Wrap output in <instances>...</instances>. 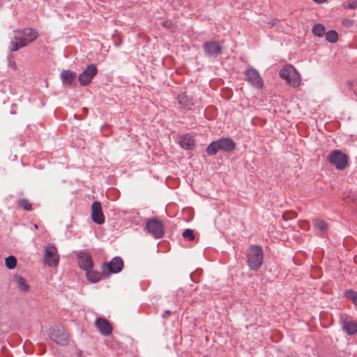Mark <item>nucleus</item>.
<instances>
[{
    "mask_svg": "<svg viewBox=\"0 0 357 357\" xmlns=\"http://www.w3.org/2000/svg\"><path fill=\"white\" fill-rule=\"evenodd\" d=\"M38 36L36 31L32 29L17 30L14 32V40L11 42L10 51L15 52L20 48L28 45Z\"/></svg>",
    "mask_w": 357,
    "mask_h": 357,
    "instance_id": "nucleus-1",
    "label": "nucleus"
},
{
    "mask_svg": "<svg viewBox=\"0 0 357 357\" xmlns=\"http://www.w3.org/2000/svg\"><path fill=\"white\" fill-rule=\"evenodd\" d=\"M50 338L57 344L67 345L69 340V333L62 325H55L49 330Z\"/></svg>",
    "mask_w": 357,
    "mask_h": 357,
    "instance_id": "nucleus-2",
    "label": "nucleus"
},
{
    "mask_svg": "<svg viewBox=\"0 0 357 357\" xmlns=\"http://www.w3.org/2000/svg\"><path fill=\"white\" fill-rule=\"evenodd\" d=\"M248 263L250 268L257 270L262 264L264 255L262 248L259 245H252L248 252Z\"/></svg>",
    "mask_w": 357,
    "mask_h": 357,
    "instance_id": "nucleus-3",
    "label": "nucleus"
},
{
    "mask_svg": "<svg viewBox=\"0 0 357 357\" xmlns=\"http://www.w3.org/2000/svg\"><path fill=\"white\" fill-rule=\"evenodd\" d=\"M280 76L285 79L287 84L294 87H296L300 84V76L291 65L284 66L280 71Z\"/></svg>",
    "mask_w": 357,
    "mask_h": 357,
    "instance_id": "nucleus-4",
    "label": "nucleus"
},
{
    "mask_svg": "<svg viewBox=\"0 0 357 357\" xmlns=\"http://www.w3.org/2000/svg\"><path fill=\"white\" fill-rule=\"evenodd\" d=\"M328 161L337 169L342 170L348 165V157L340 150L333 151L328 157Z\"/></svg>",
    "mask_w": 357,
    "mask_h": 357,
    "instance_id": "nucleus-5",
    "label": "nucleus"
},
{
    "mask_svg": "<svg viewBox=\"0 0 357 357\" xmlns=\"http://www.w3.org/2000/svg\"><path fill=\"white\" fill-rule=\"evenodd\" d=\"M44 262L49 266H56L59 262V256L56 248L49 244L45 248Z\"/></svg>",
    "mask_w": 357,
    "mask_h": 357,
    "instance_id": "nucleus-6",
    "label": "nucleus"
},
{
    "mask_svg": "<svg viewBox=\"0 0 357 357\" xmlns=\"http://www.w3.org/2000/svg\"><path fill=\"white\" fill-rule=\"evenodd\" d=\"M147 231L156 238H160L164 235L163 225L160 220L153 218L146 222Z\"/></svg>",
    "mask_w": 357,
    "mask_h": 357,
    "instance_id": "nucleus-7",
    "label": "nucleus"
},
{
    "mask_svg": "<svg viewBox=\"0 0 357 357\" xmlns=\"http://www.w3.org/2000/svg\"><path fill=\"white\" fill-rule=\"evenodd\" d=\"M97 73L98 69L95 64L89 65L78 77L80 85L86 86L89 84Z\"/></svg>",
    "mask_w": 357,
    "mask_h": 357,
    "instance_id": "nucleus-8",
    "label": "nucleus"
},
{
    "mask_svg": "<svg viewBox=\"0 0 357 357\" xmlns=\"http://www.w3.org/2000/svg\"><path fill=\"white\" fill-rule=\"evenodd\" d=\"M246 80L249 82L252 86L257 89L263 87V79L259 75L258 71L255 69L250 68L245 72Z\"/></svg>",
    "mask_w": 357,
    "mask_h": 357,
    "instance_id": "nucleus-9",
    "label": "nucleus"
},
{
    "mask_svg": "<svg viewBox=\"0 0 357 357\" xmlns=\"http://www.w3.org/2000/svg\"><path fill=\"white\" fill-rule=\"evenodd\" d=\"M91 217L94 222L102 225L105 222V216L102 211L101 204L99 202H94L91 206Z\"/></svg>",
    "mask_w": 357,
    "mask_h": 357,
    "instance_id": "nucleus-10",
    "label": "nucleus"
},
{
    "mask_svg": "<svg viewBox=\"0 0 357 357\" xmlns=\"http://www.w3.org/2000/svg\"><path fill=\"white\" fill-rule=\"evenodd\" d=\"M77 260L79 267L84 270L88 271L93 269V263L92 258L88 253L81 252L77 255Z\"/></svg>",
    "mask_w": 357,
    "mask_h": 357,
    "instance_id": "nucleus-11",
    "label": "nucleus"
},
{
    "mask_svg": "<svg viewBox=\"0 0 357 357\" xmlns=\"http://www.w3.org/2000/svg\"><path fill=\"white\" fill-rule=\"evenodd\" d=\"M95 325L100 333L104 336L109 335L112 332V326L106 319L98 318Z\"/></svg>",
    "mask_w": 357,
    "mask_h": 357,
    "instance_id": "nucleus-12",
    "label": "nucleus"
},
{
    "mask_svg": "<svg viewBox=\"0 0 357 357\" xmlns=\"http://www.w3.org/2000/svg\"><path fill=\"white\" fill-rule=\"evenodd\" d=\"M206 54L211 56H217L221 52V47L217 42L208 41L204 44Z\"/></svg>",
    "mask_w": 357,
    "mask_h": 357,
    "instance_id": "nucleus-13",
    "label": "nucleus"
},
{
    "mask_svg": "<svg viewBox=\"0 0 357 357\" xmlns=\"http://www.w3.org/2000/svg\"><path fill=\"white\" fill-rule=\"evenodd\" d=\"M13 282L15 285L23 292H28L30 290V285L26 280L18 274H15L13 277Z\"/></svg>",
    "mask_w": 357,
    "mask_h": 357,
    "instance_id": "nucleus-14",
    "label": "nucleus"
},
{
    "mask_svg": "<svg viewBox=\"0 0 357 357\" xmlns=\"http://www.w3.org/2000/svg\"><path fill=\"white\" fill-rule=\"evenodd\" d=\"M76 77V73L69 70H63L60 75L62 82L67 85H70Z\"/></svg>",
    "mask_w": 357,
    "mask_h": 357,
    "instance_id": "nucleus-15",
    "label": "nucleus"
},
{
    "mask_svg": "<svg viewBox=\"0 0 357 357\" xmlns=\"http://www.w3.org/2000/svg\"><path fill=\"white\" fill-rule=\"evenodd\" d=\"M123 266V261L120 257L114 258L108 264L109 269L112 273H119Z\"/></svg>",
    "mask_w": 357,
    "mask_h": 357,
    "instance_id": "nucleus-16",
    "label": "nucleus"
},
{
    "mask_svg": "<svg viewBox=\"0 0 357 357\" xmlns=\"http://www.w3.org/2000/svg\"><path fill=\"white\" fill-rule=\"evenodd\" d=\"M220 150L225 151H232L235 148V143L229 138L221 139L218 141Z\"/></svg>",
    "mask_w": 357,
    "mask_h": 357,
    "instance_id": "nucleus-17",
    "label": "nucleus"
},
{
    "mask_svg": "<svg viewBox=\"0 0 357 357\" xmlns=\"http://www.w3.org/2000/svg\"><path fill=\"white\" fill-rule=\"evenodd\" d=\"M177 100L180 105L184 108L190 109L194 105V102L191 98H190L185 93L179 94L177 96Z\"/></svg>",
    "mask_w": 357,
    "mask_h": 357,
    "instance_id": "nucleus-18",
    "label": "nucleus"
},
{
    "mask_svg": "<svg viewBox=\"0 0 357 357\" xmlns=\"http://www.w3.org/2000/svg\"><path fill=\"white\" fill-rule=\"evenodd\" d=\"M181 146L185 149H191L195 146V140L190 135H185L181 137L179 141Z\"/></svg>",
    "mask_w": 357,
    "mask_h": 357,
    "instance_id": "nucleus-19",
    "label": "nucleus"
},
{
    "mask_svg": "<svg viewBox=\"0 0 357 357\" xmlns=\"http://www.w3.org/2000/svg\"><path fill=\"white\" fill-rule=\"evenodd\" d=\"M343 328L349 335H353L357 333V321H344Z\"/></svg>",
    "mask_w": 357,
    "mask_h": 357,
    "instance_id": "nucleus-20",
    "label": "nucleus"
},
{
    "mask_svg": "<svg viewBox=\"0 0 357 357\" xmlns=\"http://www.w3.org/2000/svg\"><path fill=\"white\" fill-rule=\"evenodd\" d=\"M87 279L91 282H97L101 279V273L92 269L86 271Z\"/></svg>",
    "mask_w": 357,
    "mask_h": 357,
    "instance_id": "nucleus-21",
    "label": "nucleus"
},
{
    "mask_svg": "<svg viewBox=\"0 0 357 357\" xmlns=\"http://www.w3.org/2000/svg\"><path fill=\"white\" fill-rule=\"evenodd\" d=\"M312 33L318 36L321 37L325 34V27L321 24H317L312 27Z\"/></svg>",
    "mask_w": 357,
    "mask_h": 357,
    "instance_id": "nucleus-22",
    "label": "nucleus"
},
{
    "mask_svg": "<svg viewBox=\"0 0 357 357\" xmlns=\"http://www.w3.org/2000/svg\"><path fill=\"white\" fill-rule=\"evenodd\" d=\"M219 150L220 148L218 141L211 143L207 147V153L211 155L216 154Z\"/></svg>",
    "mask_w": 357,
    "mask_h": 357,
    "instance_id": "nucleus-23",
    "label": "nucleus"
},
{
    "mask_svg": "<svg viewBox=\"0 0 357 357\" xmlns=\"http://www.w3.org/2000/svg\"><path fill=\"white\" fill-rule=\"evenodd\" d=\"M313 223L314 227L318 228L323 233L327 231L328 229L327 223L322 220L316 219L314 220Z\"/></svg>",
    "mask_w": 357,
    "mask_h": 357,
    "instance_id": "nucleus-24",
    "label": "nucleus"
},
{
    "mask_svg": "<svg viewBox=\"0 0 357 357\" xmlns=\"http://www.w3.org/2000/svg\"><path fill=\"white\" fill-rule=\"evenodd\" d=\"M5 264L8 269H13L17 265V260L14 256H9L6 258Z\"/></svg>",
    "mask_w": 357,
    "mask_h": 357,
    "instance_id": "nucleus-25",
    "label": "nucleus"
},
{
    "mask_svg": "<svg viewBox=\"0 0 357 357\" xmlns=\"http://www.w3.org/2000/svg\"><path fill=\"white\" fill-rule=\"evenodd\" d=\"M326 39L330 43H335L338 39L337 33L335 31H329L325 34Z\"/></svg>",
    "mask_w": 357,
    "mask_h": 357,
    "instance_id": "nucleus-26",
    "label": "nucleus"
},
{
    "mask_svg": "<svg viewBox=\"0 0 357 357\" xmlns=\"http://www.w3.org/2000/svg\"><path fill=\"white\" fill-rule=\"evenodd\" d=\"M344 296L351 300L353 303L357 305V292L353 290H347L344 292Z\"/></svg>",
    "mask_w": 357,
    "mask_h": 357,
    "instance_id": "nucleus-27",
    "label": "nucleus"
},
{
    "mask_svg": "<svg viewBox=\"0 0 357 357\" xmlns=\"http://www.w3.org/2000/svg\"><path fill=\"white\" fill-rule=\"evenodd\" d=\"M19 206L25 211L32 210L31 204L26 199L19 201Z\"/></svg>",
    "mask_w": 357,
    "mask_h": 357,
    "instance_id": "nucleus-28",
    "label": "nucleus"
},
{
    "mask_svg": "<svg viewBox=\"0 0 357 357\" xmlns=\"http://www.w3.org/2000/svg\"><path fill=\"white\" fill-rule=\"evenodd\" d=\"M183 236L190 240H193L195 238L193 231L190 229H185L183 233Z\"/></svg>",
    "mask_w": 357,
    "mask_h": 357,
    "instance_id": "nucleus-29",
    "label": "nucleus"
},
{
    "mask_svg": "<svg viewBox=\"0 0 357 357\" xmlns=\"http://www.w3.org/2000/svg\"><path fill=\"white\" fill-rule=\"evenodd\" d=\"M344 6L347 8L354 9L357 8V0H349L344 3Z\"/></svg>",
    "mask_w": 357,
    "mask_h": 357,
    "instance_id": "nucleus-30",
    "label": "nucleus"
},
{
    "mask_svg": "<svg viewBox=\"0 0 357 357\" xmlns=\"http://www.w3.org/2000/svg\"><path fill=\"white\" fill-rule=\"evenodd\" d=\"M296 217V213L294 212V211H289V212H287V213H284L283 215H282V218L284 220H290V219H293Z\"/></svg>",
    "mask_w": 357,
    "mask_h": 357,
    "instance_id": "nucleus-31",
    "label": "nucleus"
},
{
    "mask_svg": "<svg viewBox=\"0 0 357 357\" xmlns=\"http://www.w3.org/2000/svg\"><path fill=\"white\" fill-rule=\"evenodd\" d=\"M301 227L307 230L310 227V224L307 221H303L301 222Z\"/></svg>",
    "mask_w": 357,
    "mask_h": 357,
    "instance_id": "nucleus-32",
    "label": "nucleus"
},
{
    "mask_svg": "<svg viewBox=\"0 0 357 357\" xmlns=\"http://www.w3.org/2000/svg\"><path fill=\"white\" fill-rule=\"evenodd\" d=\"M312 1L318 4H321V3H324L326 2L328 0H312Z\"/></svg>",
    "mask_w": 357,
    "mask_h": 357,
    "instance_id": "nucleus-33",
    "label": "nucleus"
},
{
    "mask_svg": "<svg viewBox=\"0 0 357 357\" xmlns=\"http://www.w3.org/2000/svg\"><path fill=\"white\" fill-rule=\"evenodd\" d=\"M34 227H35L36 229H38V225H34Z\"/></svg>",
    "mask_w": 357,
    "mask_h": 357,
    "instance_id": "nucleus-34",
    "label": "nucleus"
},
{
    "mask_svg": "<svg viewBox=\"0 0 357 357\" xmlns=\"http://www.w3.org/2000/svg\"><path fill=\"white\" fill-rule=\"evenodd\" d=\"M164 26H168V25H167V22H165V23L164 24Z\"/></svg>",
    "mask_w": 357,
    "mask_h": 357,
    "instance_id": "nucleus-35",
    "label": "nucleus"
},
{
    "mask_svg": "<svg viewBox=\"0 0 357 357\" xmlns=\"http://www.w3.org/2000/svg\"><path fill=\"white\" fill-rule=\"evenodd\" d=\"M269 23L271 24L272 25L274 24V23L273 22H270Z\"/></svg>",
    "mask_w": 357,
    "mask_h": 357,
    "instance_id": "nucleus-36",
    "label": "nucleus"
}]
</instances>
